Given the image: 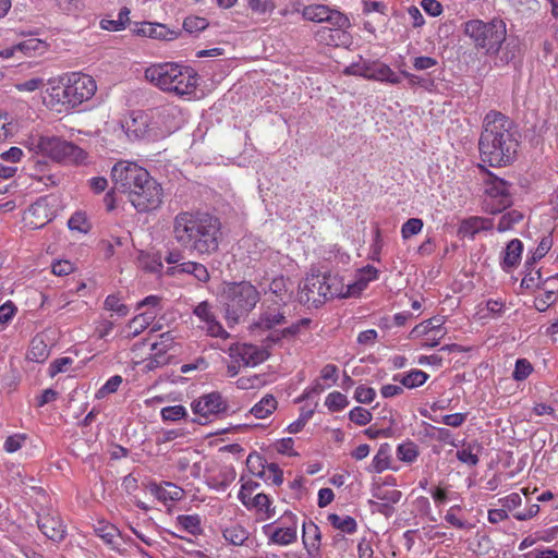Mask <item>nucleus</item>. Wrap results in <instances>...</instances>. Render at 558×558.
<instances>
[{"instance_id": "obj_23", "label": "nucleus", "mask_w": 558, "mask_h": 558, "mask_svg": "<svg viewBox=\"0 0 558 558\" xmlns=\"http://www.w3.org/2000/svg\"><path fill=\"white\" fill-rule=\"evenodd\" d=\"M166 274L172 277L182 274L192 275L196 280L204 283L210 278L206 266L196 262H182L179 265L169 267Z\"/></svg>"}, {"instance_id": "obj_45", "label": "nucleus", "mask_w": 558, "mask_h": 558, "mask_svg": "<svg viewBox=\"0 0 558 558\" xmlns=\"http://www.w3.org/2000/svg\"><path fill=\"white\" fill-rule=\"evenodd\" d=\"M389 450L387 445L381 446L377 451L376 456L373 458L372 464L369 466V471L381 473L386 469L389 468Z\"/></svg>"}, {"instance_id": "obj_60", "label": "nucleus", "mask_w": 558, "mask_h": 558, "mask_svg": "<svg viewBox=\"0 0 558 558\" xmlns=\"http://www.w3.org/2000/svg\"><path fill=\"white\" fill-rule=\"evenodd\" d=\"M456 509H460L459 506H454V507H451L446 515H445V520L452 526L457 527V529H462V530H470L473 527V525L471 523H468L466 521H463L461 519H459L456 514H454V510Z\"/></svg>"}, {"instance_id": "obj_13", "label": "nucleus", "mask_w": 558, "mask_h": 558, "mask_svg": "<svg viewBox=\"0 0 558 558\" xmlns=\"http://www.w3.org/2000/svg\"><path fill=\"white\" fill-rule=\"evenodd\" d=\"M231 360L239 361L243 366H255L267 357L266 351L248 343H234L228 349Z\"/></svg>"}, {"instance_id": "obj_47", "label": "nucleus", "mask_w": 558, "mask_h": 558, "mask_svg": "<svg viewBox=\"0 0 558 558\" xmlns=\"http://www.w3.org/2000/svg\"><path fill=\"white\" fill-rule=\"evenodd\" d=\"M325 404L330 411L336 412L343 410L345 407H348L349 401L347 396H344L343 393L339 391H333L327 396Z\"/></svg>"}, {"instance_id": "obj_38", "label": "nucleus", "mask_w": 558, "mask_h": 558, "mask_svg": "<svg viewBox=\"0 0 558 558\" xmlns=\"http://www.w3.org/2000/svg\"><path fill=\"white\" fill-rule=\"evenodd\" d=\"M156 314L153 312H145L135 316L128 324V338H134L142 333L154 320Z\"/></svg>"}, {"instance_id": "obj_56", "label": "nucleus", "mask_w": 558, "mask_h": 558, "mask_svg": "<svg viewBox=\"0 0 558 558\" xmlns=\"http://www.w3.org/2000/svg\"><path fill=\"white\" fill-rule=\"evenodd\" d=\"M378 269L374 266L367 265L363 269H361L360 275L357 279L354 281V283H363V291L366 289L367 284L376 280L378 278Z\"/></svg>"}, {"instance_id": "obj_29", "label": "nucleus", "mask_w": 558, "mask_h": 558, "mask_svg": "<svg viewBox=\"0 0 558 558\" xmlns=\"http://www.w3.org/2000/svg\"><path fill=\"white\" fill-rule=\"evenodd\" d=\"M522 251V242L518 239L511 240L505 250V256L501 262L502 269L509 271L514 268L521 260Z\"/></svg>"}, {"instance_id": "obj_59", "label": "nucleus", "mask_w": 558, "mask_h": 558, "mask_svg": "<svg viewBox=\"0 0 558 558\" xmlns=\"http://www.w3.org/2000/svg\"><path fill=\"white\" fill-rule=\"evenodd\" d=\"M266 473H269L268 480H271V482L276 485H280L283 481V474L282 471L279 469V466L275 463H270L266 466V469L263 472H258L257 475L260 477H264Z\"/></svg>"}, {"instance_id": "obj_36", "label": "nucleus", "mask_w": 558, "mask_h": 558, "mask_svg": "<svg viewBox=\"0 0 558 558\" xmlns=\"http://www.w3.org/2000/svg\"><path fill=\"white\" fill-rule=\"evenodd\" d=\"M68 90V85H53L46 90L47 96L44 97V101L51 107H54L56 105H65L70 107Z\"/></svg>"}, {"instance_id": "obj_58", "label": "nucleus", "mask_w": 558, "mask_h": 558, "mask_svg": "<svg viewBox=\"0 0 558 558\" xmlns=\"http://www.w3.org/2000/svg\"><path fill=\"white\" fill-rule=\"evenodd\" d=\"M68 226L71 230H77L80 232H87L89 230V223L82 213H75L68 221Z\"/></svg>"}, {"instance_id": "obj_52", "label": "nucleus", "mask_w": 558, "mask_h": 558, "mask_svg": "<svg viewBox=\"0 0 558 558\" xmlns=\"http://www.w3.org/2000/svg\"><path fill=\"white\" fill-rule=\"evenodd\" d=\"M372 417V413L362 407H355L349 413L350 421L360 426L368 424Z\"/></svg>"}, {"instance_id": "obj_6", "label": "nucleus", "mask_w": 558, "mask_h": 558, "mask_svg": "<svg viewBox=\"0 0 558 558\" xmlns=\"http://www.w3.org/2000/svg\"><path fill=\"white\" fill-rule=\"evenodd\" d=\"M37 148L43 155L63 163L80 165L87 158L84 149L56 136H40Z\"/></svg>"}, {"instance_id": "obj_53", "label": "nucleus", "mask_w": 558, "mask_h": 558, "mask_svg": "<svg viewBox=\"0 0 558 558\" xmlns=\"http://www.w3.org/2000/svg\"><path fill=\"white\" fill-rule=\"evenodd\" d=\"M533 367L532 364L526 359H519L515 362V367L512 373V377L518 380H524L526 379L530 374L532 373Z\"/></svg>"}, {"instance_id": "obj_39", "label": "nucleus", "mask_w": 558, "mask_h": 558, "mask_svg": "<svg viewBox=\"0 0 558 558\" xmlns=\"http://www.w3.org/2000/svg\"><path fill=\"white\" fill-rule=\"evenodd\" d=\"M481 450L482 446L480 444L471 442L463 445L462 449L458 450L456 456L460 462L465 463L470 466H475L480 461L478 454Z\"/></svg>"}, {"instance_id": "obj_41", "label": "nucleus", "mask_w": 558, "mask_h": 558, "mask_svg": "<svg viewBox=\"0 0 558 558\" xmlns=\"http://www.w3.org/2000/svg\"><path fill=\"white\" fill-rule=\"evenodd\" d=\"M372 62L373 61L360 57L356 62H352L343 70V74L362 76L364 78L371 80L373 70Z\"/></svg>"}, {"instance_id": "obj_43", "label": "nucleus", "mask_w": 558, "mask_h": 558, "mask_svg": "<svg viewBox=\"0 0 558 558\" xmlns=\"http://www.w3.org/2000/svg\"><path fill=\"white\" fill-rule=\"evenodd\" d=\"M223 537L234 546H241L248 538V532L240 524H233L223 530Z\"/></svg>"}, {"instance_id": "obj_14", "label": "nucleus", "mask_w": 558, "mask_h": 558, "mask_svg": "<svg viewBox=\"0 0 558 558\" xmlns=\"http://www.w3.org/2000/svg\"><path fill=\"white\" fill-rule=\"evenodd\" d=\"M227 408V401L216 391L204 395L192 402L193 412L204 418L225 412Z\"/></svg>"}, {"instance_id": "obj_17", "label": "nucleus", "mask_w": 558, "mask_h": 558, "mask_svg": "<svg viewBox=\"0 0 558 558\" xmlns=\"http://www.w3.org/2000/svg\"><path fill=\"white\" fill-rule=\"evenodd\" d=\"M52 217L48 199L40 197L29 206L24 215V221L31 229H39L46 226Z\"/></svg>"}, {"instance_id": "obj_54", "label": "nucleus", "mask_w": 558, "mask_h": 558, "mask_svg": "<svg viewBox=\"0 0 558 558\" xmlns=\"http://www.w3.org/2000/svg\"><path fill=\"white\" fill-rule=\"evenodd\" d=\"M276 7L275 0H248V8L257 14L270 13Z\"/></svg>"}, {"instance_id": "obj_31", "label": "nucleus", "mask_w": 558, "mask_h": 558, "mask_svg": "<svg viewBox=\"0 0 558 558\" xmlns=\"http://www.w3.org/2000/svg\"><path fill=\"white\" fill-rule=\"evenodd\" d=\"M428 377V374L421 369H412L407 374L395 375L393 381H399L403 387L413 389L423 386Z\"/></svg>"}, {"instance_id": "obj_2", "label": "nucleus", "mask_w": 558, "mask_h": 558, "mask_svg": "<svg viewBox=\"0 0 558 558\" xmlns=\"http://www.w3.org/2000/svg\"><path fill=\"white\" fill-rule=\"evenodd\" d=\"M518 147L512 121L500 112L489 111L484 118L478 141L482 161L492 167L507 166L515 159Z\"/></svg>"}, {"instance_id": "obj_26", "label": "nucleus", "mask_w": 558, "mask_h": 558, "mask_svg": "<svg viewBox=\"0 0 558 558\" xmlns=\"http://www.w3.org/2000/svg\"><path fill=\"white\" fill-rule=\"evenodd\" d=\"M148 488L151 495L163 502L181 500L184 496V490L171 482L151 483Z\"/></svg>"}, {"instance_id": "obj_35", "label": "nucleus", "mask_w": 558, "mask_h": 558, "mask_svg": "<svg viewBox=\"0 0 558 558\" xmlns=\"http://www.w3.org/2000/svg\"><path fill=\"white\" fill-rule=\"evenodd\" d=\"M177 527L193 536L201 535L203 532L202 521L197 514H182L177 517Z\"/></svg>"}, {"instance_id": "obj_61", "label": "nucleus", "mask_w": 558, "mask_h": 558, "mask_svg": "<svg viewBox=\"0 0 558 558\" xmlns=\"http://www.w3.org/2000/svg\"><path fill=\"white\" fill-rule=\"evenodd\" d=\"M310 324H311L310 318H302L299 322L292 324L291 326L284 328L281 332L282 337L283 338L294 337V336L299 335L302 331V329H307L310 327Z\"/></svg>"}, {"instance_id": "obj_44", "label": "nucleus", "mask_w": 558, "mask_h": 558, "mask_svg": "<svg viewBox=\"0 0 558 558\" xmlns=\"http://www.w3.org/2000/svg\"><path fill=\"white\" fill-rule=\"evenodd\" d=\"M523 214L517 209H511L505 213L500 218L497 225V230L499 232H505L511 230L515 225L523 220Z\"/></svg>"}, {"instance_id": "obj_11", "label": "nucleus", "mask_w": 558, "mask_h": 558, "mask_svg": "<svg viewBox=\"0 0 558 558\" xmlns=\"http://www.w3.org/2000/svg\"><path fill=\"white\" fill-rule=\"evenodd\" d=\"M68 97L70 108H75L84 101L89 100L97 90L95 80L81 73H73L68 80Z\"/></svg>"}, {"instance_id": "obj_62", "label": "nucleus", "mask_w": 558, "mask_h": 558, "mask_svg": "<svg viewBox=\"0 0 558 558\" xmlns=\"http://www.w3.org/2000/svg\"><path fill=\"white\" fill-rule=\"evenodd\" d=\"M122 383V377L120 375H114L110 377L107 383L99 389L98 397H105L106 395L113 393L118 390L119 386Z\"/></svg>"}, {"instance_id": "obj_46", "label": "nucleus", "mask_w": 558, "mask_h": 558, "mask_svg": "<svg viewBox=\"0 0 558 558\" xmlns=\"http://www.w3.org/2000/svg\"><path fill=\"white\" fill-rule=\"evenodd\" d=\"M160 415L163 421L178 422L187 416V411L183 405H171L162 408Z\"/></svg>"}, {"instance_id": "obj_12", "label": "nucleus", "mask_w": 558, "mask_h": 558, "mask_svg": "<svg viewBox=\"0 0 558 558\" xmlns=\"http://www.w3.org/2000/svg\"><path fill=\"white\" fill-rule=\"evenodd\" d=\"M325 288V277L320 274H312L307 276L304 282L300 286L299 298L300 302L319 307L327 301Z\"/></svg>"}, {"instance_id": "obj_50", "label": "nucleus", "mask_w": 558, "mask_h": 558, "mask_svg": "<svg viewBox=\"0 0 558 558\" xmlns=\"http://www.w3.org/2000/svg\"><path fill=\"white\" fill-rule=\"evenodd\" d=\"M105 308L117 313L119 316H126L129 307L121 302V299L116 294H110L105 300Z\"/></svg>"}, {"instance_id": "obj_19", "label": "nucleus", "mask_w": 558, "mask_h": 558, "mask_svg": "<svg viewBox=\"0 0 558 558\" xmlns=\"http://www.w3.org/2000/svg\"><path fill=\"white\" fill-rule=\"evenodd\" d=\"M284 526L277 527L270 534V541L274 544L287 546L296 541V520L294 514L284 513L281 518Z\"/></svg>"}, {"instance_id": "obj_30", "label": "nucleus", "mask_w": 558, "mask_h": 558, "mask_svg": "<svg viewBox=\"0 0 558 558\" xmlns=\"http://www.w3.org/2000/svg\"><path fill=\"white\" fill-rule=\"evenodd\" d=\"M50 355V348L41 335L35 336L29 344L27 359L33 362L43 363Z\"/></svg>"}, {"instance_id": "obj_27", "label": "nucleus", "mask_w": 558, "mask_h": 558, "mask_svg": "<svg viewBox=\"0 0 558 558\" xmlns=\"http://www.w3.org/2000/svg\"><path fill=\"white\" fill-rule=\"evenodd\" d=\"M244 507L250 511L254 510L262 520H269L276 514L272 500L263 493H256L254 498Z\"/></svg>"}, {"instance_id": "obj_20", "label": "nucleus", "mask_w": 558, "mask_h": 558, "mask_svg": "<svg viewBox=\"0 0 558 558\" xmlns=\"http://www.w3.org/2000/svg\"><path fill=\"white\" fill-rule=\"evenodd\" d=\"M39 530L51 541L61 542L65 536V526L61 518L54 513H45L38 519Z\"/></svg>"}, {"instance_id": "obj_63", "label": "nucleus", "mask_w": 558, "mask_h": 558, "mask_svg": "<svg viewBox=\"0 0 558 558\" xmlns=\"http://www.w3.org/2000/svg\"><path fill=\"white\" fill-rule=\"evenodd\" d=\"M553 246V238L550 235H545L542 238V240L538 243V246L536 247L535 252L533 253V260L541 259L544 257L548 251Z\"/></svg>"}, {"instance_id": "obj_37", "label": "nucleus", "mask_w": 558, "mask_h": 558, "mask_svg": "<svg viewBox=\"0 0 558 558\" xmlns=\"http://www.w3.org/2000/svg\"><path fill=\"white\" fill-rule=\"evenodd\" d=\"M278 407V401L272 395H266L250 411L256 418H266L272 414Z\"/></svg>"}, {"instance_id": "obj_15", "label": "nucleus", "mask_w": 558, "mask_h": 558, "mask_svg": "<svg viewBox=\"0 0 558 558\" xmlns=\"http://www.w3.org/2000/svg\"><path fill=\"white\" fill-rule=\"evenodd\" d=\"M193 314L204 323L203 328L206 329L209 336L222 339L229 338V332H227L217 320L216 315L213 312V306L207 301L201 302L196 305Z\"/></svg>"}, {"instance_id": "obj_32", "label": "nucleus", "mask_w": 558, "mask_h": 558, "mask_svg": "<svg viewBox=\"0 0 558 558\" xmlns=\"http://www.w3.org/2000/svg\"><path fill=\"white\" fill-rule=\"evenodd\" d=\"M148 131L147 117L138 111L134 112L129 121H126V133L134 138L143 137Z\"/></svg>"}, {"instance_id": "obj_21", "label": "nucleus", "mask_w": 558, "mask_h": 558, "mask_svg": "<svg viewBox=\"0 0 558 558\" xmlns=\"http://www.w3.org/2000/svg\"><path fill=\"white\" fill-rule=\"evenodd\" d=\"M494 228L492 218L472 216L463 219L458 228V235L462 238L474 239L476 234L483 231H490Z\"/></svg>"}, {"instance_id": "obj_55", "label": "nucleus", "mask_w": 558, "mask_h": 558, "mask_svg": "<svg viewBox=\"0 0 558 558\" xmlns=\"http://www.w3.org/2000/svg\"><path fill=\"white\" fill-rule=\"evenodd\" d=\"M207 26V20L199 16H187L183 22V28L187 33L201 32L204 31Z\"/></svg>"}, {"instance_id": "obj_34", "label": "nucleus", "mask_w": 558, "mask_h": 558, "mask_svg": "<svg viewBox=\"0 0 558 558\" xmlns=\"http://www.w3.org/2000/svg\"><path fill=\"white\" fill-rule=\"evenodd\" d=\"M15 49L24 56L43 54L48 49V44L39 38L28 37L15 45Z\"/></svg>"}, {"instance_id": "obj_48", "label": "nucleus", "mask_w": 558, "mask_h": 558, "mask_svg": "<svg viewBox=\"0 0 558 558\" xmlns=\"http://www.w3.org/2000/svg\"><path fill=\"white\" fill-rule=\"evenodd\" d=\"M397 456L399 460L404 462H413L417 456V446L413 442H404L398 446Z\"/></svg>"}, {"instance_id": "obj_24", "label": "nucleus", "mask_w": 558, "mask_h": 558, "mask_svg": "<svg viewBox=\"0 0 558 558\" xmlns=\"http://www.w3.org/2000/svg\"><path fill=\"white\" fill-rule=\"evenodd\" d=\"M138 36L160 40H173L179 37V32L169 29L163 24L144 22L136 29Z\"/></svg>"}, {"instance_id": "obj_9", "label": "nucleus", "mask_w": 558, "mask_h": 558, "mask_svg": "<svg viewBox=\"0 0 558 558\" xmlns=\"http://www.w3.org/2000/svg\"><path fill=\"white\" fill-rule=\"evenodd\" d=\"M129 202L138 213L158 209L163 202V189L151 175L128 196Z\"/></svg>"}, {"instance_id": "obj_51", "label": "nucleus", "mask_w": 558, "mask_h": 558, "mask_svg": "<svg viewBox=\"0 0 558 558\" xmlns=\"http://www.w3.org/2000/svg\"><path fill=\"white\" fill-rule=\"evenodd\" d=\"M258 487L259 483L254 481H246L242 484L238 498L243 504V506L247 505L254 498Z\"/></svg>"}, {"instance_id": "obj_33", "label": "nucleus", "mask_w": 558, "mask_h": 558, "mask_svg": "<svg viewBox=\"0 0 558 558\" xmlns=\"http://www.w3.org/2000/svg\"><path fill=\"white\" fill-rule=\"evenodd\" d=\"M372 66L371 80L387 82L390 84L400 83L399 76L386 63L375 60L372 62Z\"/></svg>"}, {"instance_id": "obj_22", "label": "nucleus", "mask_w": 558, "mask_h": 558, "mask_svg": "<svg viewBox=\"0 0 558 558\" xmlns=\"http://www.w3.org/2000/svg\"><path fill=\"white\" fill-rule=\"evenodd\" d=\"M284 306L281 302H279V305L275 302L266 305L259 315L257 326L263 329H272L276 326L286 324Z\"/></svg>"}, {"instance_id": "obj_4", "label": "nucleus", "mask_w": 558, "mask_h": 558, "mask_svg": "<svg viewBox=\"0 0 558 558\" xmlns=\"http://www.w3.org/2000/svg\"><path fill=\"white\" fill-rule=\"evenodd\" d=\"M221 298L226 320L231 326L254 310L260 300V293L248 281L229 282L223 287Z\"/></svg>"}, {"instance_id": "obj_64", "label": "nucleus", "mask_w": 558, "mask_h": 558, "mask_svg": "<svg viewBox=\"0 0 558 558\" xmlns=\"http://www.w3.org/2000/svg\"><path fill=\"white\" fill-rule=\"evenodd\" d=\"M466 413L447 414L441 417V423L450 427H460L466 420Z\"/></svg>"}, {"instance_id": "obj_8", "label": "nucleus", "mask_w": 558, "mask_h": 558, "mask_svg": "<svg viewBox=\"0 0 558 558\" xmlns=\"http://www.w3.org/2000/svg\"><path fill=\"white\" fill-rule=\"evenodd\" d=\"M149 175L145 168L125 160L118 161L111 170L114 189L128 196L144 182L145 177Z\"/></svg>"}, {"instance_id": "obj_16", "label": "nucleus", "mask_w": 558, "mask_h": 558, "mask_svg": "<svg viewBox=\"0 0 558 558\" xmlns=\"http://www.w3.org/2000/svg\"><path fill=\"white\" fill-rule=\"evenodd\" d=\"M325 277L326 296L328 299L339 298H352L357 296L363 291V283H348L344 284L338 276L323 275Z\"/></svg>"}, {"instance_id": "obj_57", "label": "nucleus", "mask_w": 558, "mask_h": 558, "mask_svg": "<svg viewBox=\"0 0 558 558\" xmlns=\"http://www.w3.org/2000/svg\"><path fill=\"white\" fill-rule=\"evenodd\" d=\"M376 397V391L372 387L360 385L356 387L354 398L360 403H371Z\"/></svg>"}, {"instance_id": "obj_10", "label": "nucleus", "mask_w": 558, "mask_h": 558, "mask_svg": "<svg viewBox=\"0 0 558 558\" xmlns=\"http://www.w3.org/2000/svg\"><path fill=\"white\" fill-rule=\"evenodd\" d=\"M342 22L337 24H328L319 26L314 37L317 44L327 47H347L351 44L352 37L348 32L351 26L349 17L342 13Z\"/></svg>"}, {"instance_id": "obj_18", "label": "nucleus", "mask_w": 558, "mask_h": 558, "mask_svg": "<svg viewBox=\"0 0 558 558\" xmlns=\"http://www.w3.org/2000/svg\"><path fill=\"white\" fill-rule=\"evenodd\" d=\"M302 16L311 22L337 24L342 22V12L325 4H310L303 8Z\"/></svg>"}, {"instance_id": "obj_5", "label": "nucleus", "mask_w": 558, "mask_h": 558, "mask_svg": "<svg viewBox=\"0 0 558 558\" xmlns=\"http://www.w3.org/2000/svg\"><path fill=\"white\" fill-rule=\"evenodd\" d=\"M464 34L474 41L477 48L485 49L487 53H495L505 41L507 31L501 20H493L488 23L470 20L464 24Z\"/></svg>"}, {"instance_id": "obj_42", "label": "nucleus", "mask_w": 558, "mask_h": 558, "mask_svg": "<svg viewBox=\"0 0 558 558\" xmlns=\"http://www.w3.org/2000/svg\"><path fill=\"white\" fill-rule=\"evenodd\" d=\"M444 320L442 318L433 317L430 319L424 320L423 323L416 325L412 331L411 336H428L432 332H441L445 330L442 328Z\"/></svg>"}, {"instance_id": "obj_7", "label": "nucleus", "mask_w": 558, "mask_h": 558, "mask_svg": "<svg viewBox=\"0 0 558 558\" xmlns=\"http://www.w3.org/2000/svg\"><path fill=\"white\" fill-rule=\"evenodd\" d=\"M483 185V209L485 213L499 214L512 205L510 184L507 181L487 172Z\"/></svg>"}, {"instance_id": "obj_49", "label": "nucleus", "mask_w": 558, "mask_h": 558, "mask_svg": "<svg viewBox=\"0 0 558 558\" xmlns=\"http://www.w3.org/2000/svg\"><path fill=\"white\" fill-rule=\"evenodd\" d=\"M423 220L420 218H410L401 227V235L408 240L412 235L418 234L423 229Z\"/></svg>"}, {"instance_id": "obj_3", "label": "nucleus", "mask_w": 558, "mask_h": 558, "mask_svg": "<svg viewBox=\"0 0 558 558\" xmlns=\"http://www.w3.org/2000/svg\"><path fill=\"white\" fill-rule=\"evenodd\" d=\"M145 78L162 92L179 97L194 94L197 87V74L190 68L177 62H160L145 70Z\"/></svg>"}, {"instance_id": "obj_28", "label": "nucleus", "mask_w": 558, "mask_h": 558, "mask_svg": "<svg viewBox=\"0 0 558 558\" xmlns=\"http://www.w3.org/2000/svg\"><path fill=\"white\" fill-rule=\"evenodd\" d=\"M95 534L100 537L112 550L123 554V550L118 546L117 537H119L120 531L112 524L106 521H99L94 527Z\"/></svg>"}, {"instance_id": "obj_1", "label": "nucleus", "mask_w": 558, "mask_h": 558, "mask_svg": "<svg viewBox=\"0 0 558 558\" xmlns=\"http://www.w3.org/2000/svg\"><path fill=\"white\" fill-rule=\"evenodd\" d=\"M222 225L218 217L203 211L184 210L172 222V236L184 250L211 255L219 248Z\"/></svg>"}, {"instance_id": "obj_40", "label": "nucleus", "mask_w": 558, "mask_h": 558, "mask_svg": "<svg viewBox=\"0 0 558 558\" xmlns=\"http://www.w3.org/2000/svg\"><path fill=\"white\" fill-rule=\"evenodd\" d=\"M328 522L332 527L348 534H352L356 531V521L350 515H339L331 513L328 515Z\"/></svg>"}, {"instance_id": "obj_25", "label": "nucleus", "mask_w": 558, "mask_h": 558, "mask_svg": "<svg viewBox=\"0 0 558 558\" xmlns=\"http://www.w3.org/2000/svg\"><path fill=\"white\" fill-rule=\"evenodd\" d=\"M265 293L268 295L265 303L275 302L279 305V302H281L283 305H287V302L291 298V292L288 288V278H284L283 276L274 278L269 283L268 291Z\"/></svg>"}]
</instances>
